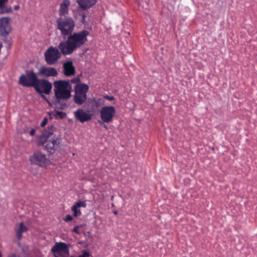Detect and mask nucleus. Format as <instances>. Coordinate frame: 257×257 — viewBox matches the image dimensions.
<instances>
[{
    "label": "nucleus",
    "mask_w": 257,
    "mask_h": 257,
    "mask_svg": "<svg viewBox=\"0 0 257 257\" xmlns=\"http://www.w3.org/2000/svg\"><path fill=\"white\" fill-rule=\"evenodd\" d=\"M89 33L83 30L80 32L71 33L66 41L60 42L58 48L64 55H70L78 48H81L87 41Z\"/></svg>",
    "instance_id": "obj_1"
},
{
    "label": "nucleus",
    "mask_w": 257,
    "mask_h": 257,
    "mask_svg": "<svg viewBox=\"0 0 257 257\" xmlns=\"http://www.w3.org/2000/svg\"><path fill=\"white\" fill-rule=\"evenodd\" d=\"M54 92L55 100L53 104L58 109L64 110L68 106L64 100H67L71 96L72 86L69 80H59L54 81Z\"/></svg>",
    "instance_id": "obj_2"
},
{
    "label": "nucleus",
    "mask_w": 257,
    "mask_h": 257,
    "mask_svg": "<svg viewBox=\"0 0 257 257\" xmlns=\"http://www.w3.org/2000/svg\"><path fill=\"white\" fill-rule=\"evenodd\" d=\"M56 24L57 29L60 31L64 38L72 33L75 27L74 20L67 16H60L56 20Z\"/></svg>",
    "instance_id": "obj_3"
},
{
    "label": "nucleus",
    "mask_w": 257,
    "mask_h": 257,
    "mask_svg": "<svg viewBox=\"0 0 257 257\" xmlns=\"http://www.w3.org/2000/svg\"><path fill=\"white\" fill-rule=\"evenodd\" d=\"M26 75L22 74L19 79L18 83L24 87H35L39 79L37 75L34 73L33 69L27 70L25 71Z\"/></svg>",
    "instance_id": "obj_4"
},
{
    "label": "nucleus",
    "mask_w": 257,
    "mask_h": 257,
    "mask_svg": "<svg viewBox=\"0 0 257 257\" xmlns=\"http://www.w3.org/2000/svg\"><path fill=\"white\" fill-rule=\"evenodd\" d=\"M52 88V84L46 79H39L34 89L40 96L41 94H49Z\"/></svg>",
    "instance_id": "obj_5"
},
{
    "label": "nucleus",
    "mask_w": 257,
    "mask_h": 257,
    "mask_svg": "<svg viewBox=\"0 0 257 257\" xmlns=\"http://www.w3.org/2000/svg\"><path fill=\"white\" fill-rule=\"evenodd\" d=\"M29 160L32 164L38 165L43 167L49 164V160L46 158L45 154L40 151H36L33 153L29 158Z\"/></svg>",
    "instance_id": "obj_6"
},
{
    "label": "nucleus",
    "mask_w": 257,
    "mask_h": 257,
    "mask_svg": "<svg viewBox=\"0 0 257 257\" xmlns=\"http://www.w3.org/2000/svg\"><path fill=\"white\" fill-rule=\"evenodd\" d=\"M45 58L47 63L48 65L55 64L57 60L61 57V53L56 48L51 46L45 52Z\"/></svg>",
    "instance_id": "obj_7"
},
{
    "label": "nucleus",
    "mask_w": 257,
    "mask_h": 257,
    "mask_svg": "<svg viewBox=\"0 0 257 257\" xmlns=\"http://www.w3.org/2000/svg\"><path fill=\"white\" fill-rule=\"evenodd\" d=\"M115 109L112 106H105L103 107L100 111V117L104 122L109 123L112 121L115 114Z\"/></svg>",
    "instance_id": "obj_8"
},
{
    "label": "nucleus",
    "mask_w": 257,
    "mask_h": 257,
    "mask_svg": "<svg viewBox=\"0 0 257 257\" xmlns=\"http://www.w3.org/2000/svg\"><path fill=\"white\" fill-rule=\"evenodd\" d=\"M11 21V18L8 17H4L0 19V35L10 33L12 31Z\"/></svg>",
    "instance_id": "obj_9"
},
{
    "label": "nucleus",
    "mask_w": 257,
    "mask_h": 257,
    "mask_svg": "<svg viewBox=\"0 0 257 257\" xmlns=\"http://www.w3.org/2000/svg\"><path fill=\"white\" fill-rule=\"evenodd\" d=\"M74 116L76 120L83 123L91 120L92 115L85 112L82 109H78L74 112Z\"/></svg>",
    "instance_id": "obj_10"
},
{
    "label": "nucleus",
    "mask_w": 257,
    "mask_h": 257,
    "mask_svg": "<svg viewBox=\"0 0 257 257\" xmlns=\"http://www.w3.org/2000/svg\"><path fill=\"white\" fill-rule=\"evenodd\" d=\"M56 128L53 125H48L42 132L40 138L39 144L43 145L47 140L52 136L55 132Z\"/></svg>",
    "instance_id": "obj_11"
},
{
    "label": "nucleus",
    "mask_w": 257,
    "mask_h": 257,
    "mask_svg": "<svg viewBox=\"0 0 257 257\" xmlns=\"http://www.w3.org/2000/svg\"><path fill=\"white\" fill-rule=\"evenodd\" d=\"M52 252L53 253H60L63 252L67 255L69 254V250L68 245L62 242H57L52 248Z\"/></svg>",
    "instance_id": "obj_12"
},
{
    "label": "nucleus",
    "mask_w": 257,
    "mask_h": 257,
    "mask_svg": "<svg viewBox=\"0 0 257 257\" xmlns=\"http://www.w3.org/2000/svg\"><path fill=\"white\" fill-rule=\"evenodd\" d=\"M38 74L45 77H54L58 75V72L53 67H42L39 69Z\"/></svg>",
    "instance_id": "obj_13"
},
{
    "label": "nucleus",
    "mask_w": 257,
    "mask_h": 257,
    "mask_svg": "<svg viewBox=\"0 0 257 257\" xmlns=\"http://www.w3.org/2000/svg\"><path fill=\"white\" fill-rule=\"evenodd\" d=\"M64 74L66 76L73 75L75 73V68L73 66V62L68 61L63 64Z\"/></svg>",
    "instance_id": "obj_14"
},
{
    "label": "nucleus",
    "mask_w": 257,
    "mask_h": 257,
    "mask_svg": "<svg viewBox=\"0 0 257 257\" xmlns=\"http://www.w3.org/2000/svg\"><path fill=\"white\" fill-rule=\"evenodd\" d=\"M97 2L96 0H76L81 9L85 10L94 6Z\"/></svg>",
    "instance_id": "obj_15"
},
{
    "label": "nucleus",
    "mask_w": 257,
    "mask_h": 257,
    "mask_svg": "<svg viewBox=\"0 0 257 257\" xmlns=\"http://www.w3.org/2000/svg\"><path fill=\"white\" fill-rule=\"evenodd\" d=\"M57 144V138H52V140L48 141L46 145V149L47 150L48 153L49 155H52L55 152V146L56 145H58Z\"/></svg>",
    "instance_id": "obj_16"
},
{
    "label": "nucleus",
    "mask_w": 257,
    "mask_h": 257,
    "mask_svg": "<svg viewBox=\"0 0 257 257\" xmlns=\"http://www.w3.org/2000/svg\"><path fill=\"white\" fill-rule=\"evenodd\" d=\"M86 94L75 93L73 97L74 102L78 105H82L86 101Z\"/></svg>",
    "instance_id": "obj_17"
},
{
    "label": "nucleus",
    "mask_w": 257,
    "mask_h": 257,
    "mask_svg": "<svg viewBox=\"0 0 257 257\" xmlns=\"http://www.w3.org/2000/svg\"><path fill=\"white\" fill-rule=\"evenodd\" d=\"M70 1L69 0H63L60 5V8L59 11V17L62 16H66L68 13V7L70 5Z\"/></svg>",
    "instance_id": "obj_18"
},
{
    "label": "nucleus",
    "mask_w": 257,
    "mask_h": 257,
    "mask_svg": "<svg viewBox=\"0 0 257 257\" xmlns=\"http://www.w3.org/2000/svg\"><path fill=\"white\" fill-rule=\"evenodd\" d=\"M89 89V87L86 84H77L74 87L75 93H80L82 94H86Z\"/></svg>",
    "instance_id": "obj_19"
},
{
    "label": "nucleus",
    "mask_w": 257,
    "mask_h": 257,
    "mask_svg": "<svg viewBox=\"0 0 257 257\" xmlns=\"http://www.w3.org/2000/svg\"><path fill=\"white\" fill-rule=\"evenodd\" d=\"M8 1H4L0 2V15L12 13L13 12L12 8L6 5Z\"/></svg>",
    "instance_id": "obj_20"
},
{
    "label": "nucleus",
    "mask_w": 257,
    "mask_h": 257,
    "mask_svg": "<svg viewBox=\"0 0 257 257\" xmlns=\"http://www.w3.org/2000/svg\"><path fill=\"white\" fill-rule=\"evenodd\" d=\"M28 228L24 225L23 222L20 223L19 229L16 231V236L18 240L21 239L22 237V233L27 231Z\"/></svg>",
    "instance_id": "obj_21"
},
{
    "label": "nucleus",
    "mask_w": 257,
    "mask_h": 257,
    "mask_svg": "<svg viewBox=\"0 0 257 257\" xmlns=\"http://www.w3.org/2000/svg\"><path fill=\"white\" fill-rule=\"evenodd\" d=\"M49 114L50 116L51 115V114H53L54 116L56 119H58V117L61 119H63L66 116V113L63 111H60L58 110L56 111L55 113H53V112H49Z\"/></svg>",
    "instance_id": "obj_22"
},
{
    "label": "nucleus",
    "mask_w": 257,
    "mask_h": 257,
    "mask_svg": "<svg viewBox=\"0 0 257 257\" xmlns=\"http://www.w3.org/2000/svg\"><path fill=\"white\" fill-rule=\"evenodd\" d=\"M71 210L73 212V216L74 217L80 216L81 215L80 210L78 209V207L75 205L72 207Z\"/></svg>",
    "instance_id": "obj_23"
},
{
    "label": "nucleus",
    "mask_w": 257,
    "mask_h": 257,
    "mask_svg": "<svg viewBox=\"0 0 257 257\" xmlns=\"http://www.w3.org/2000/svg\"><path fill=\"white\" fill-rule=\"evenodd\" d=\"M75 206H76L78 208L82 207H86L87 206L86 203L85 201H79L77 202L75 204Z\"/></svg>",
    "instance_id": "obj_24"
},
{
    "label": "nucleus",
    "mask_w": 257,
    "mask_h": 257,
    "mask_svg": "<svg viewBox=\"0 0 257 257\" xmlns=\"http://www.w3.org/2000/svg\"><path fill=\"white\" fill-rule=\"evenodd\" d=\"M9 34H4V35H0L3 37V40L4 43L8 45H11V43L10 40L8 39V35Z\"/></svg>",
    "instance_id": "obj_25"
},
{
    "label": "nucleus",
    "mask_w": 257,
    "mask_h": 257,
    "mask_svg": "<svg viewBox=\"0 0 257 257\" xmlns=\"http://www.w3.org/2000/svg\"><path fill=\"white\" fill-rule=\"evenodd\" d=\"M70 83H77L78 84L79 82H80V79L79 76L77 77L71 79L70 80H69Z\"/></svg>",
    "instance_id": "obj_26"
},
{
    "label": "nucleus",
    "mask_w": 257,
    "mask_h": 257,
    "mask_svg": "<svg viewBox=\"0 0 257 257\" xmlns=\"http://www.w3.org/2000/svg\"><path fill=\"white\" fill-rule=\"evenodd\" d=\"M90 255L89 253L85 250H82V254L77 257H89Z\"/></svg>",
    "instance_id": "obj_27"
},
{
    "label": "nucleus",
    "mask_w": 257,
    "mask_h": 257,
    "mask_svg": "<svg viewBox=\"0 0 257 257\" xmlns=\"http://www.w3.org/2000/svg\"><path fill=\"white\" fill-rule=\"evenodd\" d=\"M103 98L109 101H112L115 100V98L113 96H109L108 95H104Z\"/></svg>",
    "instance_id": "obj_28"
},
{
    "label": "nucleus",
    "mask_w": 257,
    "mask_h": 257,
    "mask_svg": "<svg viewBox=\"0 0 257 257\" xmlns=\"http://www.w3.org/2000/svg\"><path fill=\"white\" fill-rule=\"evenodd\" d=\"M63 220L65 222H68L73 220V217L71 215L68 214L65 216Z\"/></svg>",
    "instance_id": "obj_29"
},
{
    "label": "nucleus",
    "mask_w": 257,
    "mask_h": 257,
    "mask_svg": "<svg viewBox=\"0 0 257 257\" xmlns=\"http://www.w3.org/2000/svg\"><path fill=\"white\" fill-rule=\"evenodd\" d=\"M41 97L43 99H44L45 101H47V103L49 104V105L50 106H52V104L50 102V101L47 99V98L46 97V96L44 95V94H41Z\"/></svg>",
    "instance_id": "obj_30"
},
{
    "label": "nucleus",
    "mask_w": 257,
    "mask_h": 257,
    "mask_svg": "<svg viewBox=\"0 0 257 257\" xmlns=\"http://www.w3.org/2000/svg\"><path fill=\"white\" fill-rule=\"evenodd\" d=\"M48 122V118L47 117H45L42 121V122L41 123L40 125L41 127L45 126Z\"/></svg>",
    "instance_id": "obj_31"
},
{
    "label": "nucleus",
    "mask_w": 257,
    "mask_h": 257,
    "mask_svg": "<svg viewBox=\"0 0 257 257\" xmlns=\"http://www.w3.org/2000/svg\"><path fill=\"white\" fill-rule=\"evenodd\" d=\"M86 15L84 13H83L81 15V19L80 20V22L82 24H85L86 23L85 21Z\"/></svg>",
    "instance_id": "obj_32"
},
{
    "label": "nucleus",
    "mask_w": 257,
    "mask_h": 257,
    "mask_svg": "<svg viewBox=\"0 0 257 257\" xmlns=\"http://www.w3.org/2000/svg\"><path fill=\"white\" fill-rule=\"evenodd\" d=\"M80 226L79 225H76V226H75L73 229V231L75 232L76 233L78 234H80V232L79 231H78V228H79Z\"/></svg>",
    "instance_id": "obj_33"
},
{
    "label": "nucleus",
    "mask_w": 257,
    "mask_h": 257,
    "mask_svg": "<svg viewBox=\"0 0 257 257\" xmlns=\"http://www.w3.org/2000/svg\"><path fill=\"white\" fill-rule=\"evenodd\" d=\"M35 130L34 128H32L29 132V134L31 136H33L35 135Z\"/></svg>",
    "instance_id": "obj_34"
},
{
    "label": "nucleus",
    "mask_w": 257,
    "mask_h": 257,
    "mask_svg": "<svg viewBox=\"0 0 257 257\" xmlns=\"http://www.w3.org/2000/svg\"><path fill=\"white\" fill-rule=\"evenodd\" d=\"M99 122L100 123V125H101V126H103V127H105V128H107V126H106V124H105L104 123V122H103V121H99Z\"/></svg>",
    "instance_id": "obj_35"
},
{
    "label": "nucleus",
    "mask_w": 257,
    "mask_h": 257,
    "mask_svg": "<svg viewBox=\"0 0 257 257\" xmlns=\"http://www.w3.org/2000/svg\"><path fill=\"white\" fill-rule=\"evenodd\" d=\"M57 253H53L54 254V257H65L64 256H62L60 254V253H57Z\"/></svg>",
    "instance_id": "obj_36"
},
{
    "label": "nucleus",
    "mask_w": 257,
    "mask_h": 257,
    "mask_svg": "<svg viewBox=\"0 0 257 257\" xmlns=\"http://www.w3.org/2000/svg\"><path fill=\"white\" fill-rule=\"evenodd\" d=\"M14 9L15 11H18L20 9L19 5H15L14 7Z\"/></svg>",
    "instance_id": "obj_37"
},
{
    "label": "nucleus",
    "mask_w": 257,
    "mask_h": 257,
    "mask_svg": "<svg viewBox=\"0 0 257 257\" xmlns=\"http://www.w3.org/2000/svg\"><path fill=\"white\" fill-rule=\"evenodd\" d=\"M8 257H16V255L15 254H13L12 255H9Z\"/></svg>",
    "instance_id": "obj_38"
},
{
    "label": "nucleus",
    "mask_w": 257,
    "mask_h": 257,
    "mask_svg": "<svg viewBox=\"0 0 257 257\" xmlns=\"http://www.w3.org/2000/svg\"><path fill=\"white\" fill-rule=\"evenodd\" d=\"M113 213H114V214L116 215V214H117V211H116V210H115V211H113Z\"/></svg>",
    "instance_id": "obj_39"
},
{
    "label": "nucleus",
    "mask_w": 257,
    "mask_h": 257,
    "mask_svg": "<svg viewBox=\"0 0 257 257\" xmlns=\"http://www.w3.org/2000/svg\"><path fill=\"white\" fill-rule=\"evenodd\" d=\"M98 105H99L98 102H96V106H98Z\"/></svg>",
    "instance_id": "obj_40"
},
{
    "label": "nucleus",
    "mask_w": 257,
    "mask_h": 257,
    "mask_svg": "<svg viewBox=\"0 0 257 257\" xmlns=\"http://www.w3.org/2000/svg\"><path fill=\"white\" fill-rule=\"evenodd\" d=\"M4 1H8V0H0V2H3Z\"/></svg>",
    "instance_id": "obj_41"
},
{
    "label": "nucleus",
    "mask_w": 257,
    "mask_h": 257,
    "mask_svg": "<svg viewBox=\"0 0 257 257\" xmlns=\"http://www.w3.org/2000/svg\"><path fill=\"white\" fill-rule=\"evenodd\" d=\"M0 257H2V253H0Z\"/></svg>",
    "instance_id": "obj_42"
}]
</instances>
